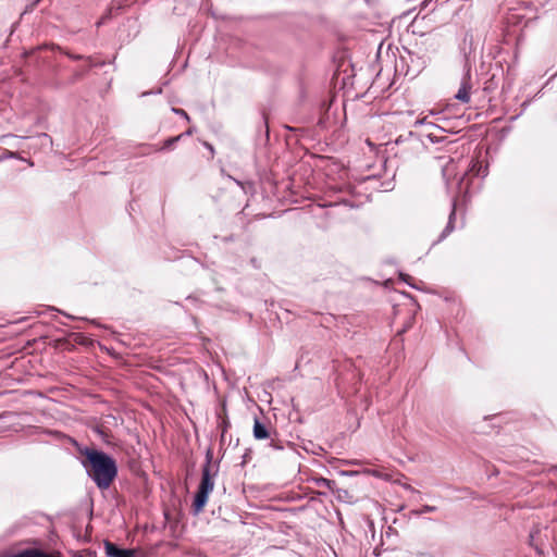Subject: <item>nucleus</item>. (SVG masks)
I'll return each mask as SVG.
<instances>
[{
    "label": "nucleus",
    "instance_id": "nucleus-1",
    "mask_svg": "<svg viewBox=\"0 0 557 557\" xmlns=\"http://www.w3.org/2000/svg\"><path fill=\"white\" fill-rule=\"evenodd\" d=\"M83 455L86 461L83 462L88 476L99 490H107L117 475L115 460L104 451L94 448H85Z\"/></svg>",
    "mask_w": 557,
    "mask_h": 557
},
{
    "label": "nucleus",
    "instance_id": "nucleus-2",
    "mask_svg": "<svg viewBox=\"0 0 557 557\" xmlns=\"http://www.w3.org/2000/svg\"><path fill=\"white\" fill-rule=\"evenodd\" d=\"M218 471L219 467H216L214 471H209L208 467L201 469V480L191 505L194 515H199L207 505L209 495L214 488V478Z\"/></svg>",
    "mask_w": 557,
    "mask_h": 557
},
{
    "label": "nucleus",
    "instance_id": "nucleus-3",
    "mask_svg": "<svg viewBox=\"0 0 557 557\" xmlns=\"http://www.w3.org/2000/svg\"><path fill=\"white\" fill-rule=\"evenodd\" d=\"M252 434L256 440H270L268 446L274 450H282L284 448L282 442L273 437L271 430L258 418H255Z\"/></svg>",
    "mask_w": 557,
    "mask_h": 557
},
{
    "label": "nucleus",
    "instance_id": "nucleus-4",
    "mask_svg": "<svg viewBox=\"0 0 557 557\" xmlns=\"http://www.w3.org/2000/svg\"><path fill=\"white\" fill-rule=\"evenodd\" d=\"M470 90H471V75L470 70L468 69L461 79L460 87L455 95V98L463 103L470 101Z\"/></svg>",
    "mask_w": 557,
    "mask_h": 557
},
{
    "label": "nucleus",
    "instance_id": "nucleus-5",
    "mask_svg": "<svg viewBox=\"0 0 557 557\" xmlns=\"http://www.w3.org/2000/svg\"><path fill=\"white\" fill-rule=\"evenodd\" d=\"M106 554L108 557H137V552L132 548H120L115 544L104 542Z\"/></svg>",
    "mask_w": 557,
    "mask_h": 557
},
{
    "label": "nucleus",
    "instance_id": "nucleus-6",
    "mask_svg": "<svg viewBox=\"0 0 557 557\" xmlns=\"http://www.w3.org/2000/svg\"><path fill=\"white\" fill-rule=\"evenodd\" d=\"M407 53L410 64L417 72H420L422 69L425 67L428 59L424 55H419L418 53L412 51H407Z\"/></svg>",
    "mask_w": 557,
    "mask_h": 557
},
{
    "label": "nucleus",
    "instance_id": "nucleus-7",
    "mask_svg": "<svg viewBox=\"0 0 557 557\" xmlns=\"http://www.w3.org/2000/svg\"><path fill=\"white\" fill-rule=\"evenodd\" d=\"M455 206H456V202L454 200L453 201V209L450 211L447 225L445 226V228L441 233L438 239L434 244L444 240L454 231V228H455L454 222H455V218H456Z\"/></svg>",
    "mask_w": 557,
    "mask_h": 557
},
{
    "label": "nucleus",
    "instance_id": "nucleus-8",
    "mask_svg": "<svg viewBox=\"0 0 557 557\" xmlns=\"http://www.w3.org/2000/svg\"><path fill=\"white\" fill-rule=\"evenodd\" d=\"M487 174V166H483L479 161H471V166L465 175L482 176Z\"/></svg>",
    "mask_w": 557,
    "mask_h": 557
},
{
    "label": "nucleus",
    "instance_id": "nucleus-9",
    "mask_svg": "<svg viewBox=\"0 0 557 557\" xmlns=\"http://www.w3.org/2000/svg\"><path fill=\"white\" fill-rule=\"evenodd\" d=\"M312 481L314 482V484L317 486L325 487L329 491L334 492V487L336 485L335 481H332V480H329V479H325V478H322V476L313 478Z\"/></svg>",
    "mask_w": 557,
    "mask_h": 557
},
{
    "label": "nucleus",
    "instance_id": "nucleus-10",
    "mask_svg": "<svg viewBox=\"0 0 557 557\" xmlns=\"http://www.w3.org/2000/svg\"><path fill=\"white\" fill-rule=\"evenodd\" d=\"M336 494V498L341 502H347V503H350L351 502V495L349 494V492L347 490H344V488H337L335 490L334 488V492Z\"/></svg>",
    "mask_w": 557,
    "mask_h": 557
},
{
    "label": "nucleus",
    "instance_id": "nucleus-11",
    "mask_svg": "<svg viewBox=\"0 0 557 557\" xmlns=\"http://www.w3.org/2000/svg\"><path fill=\"white\" fill-rule=\"evenodd\" d=\"M212 461H213V453H212L211 449H208L207 453H206V462L202 466V468H207L208 467L209 471H214L215 468L219 467V466L218 465H213Z\"/></svg>",
    "mask_w": 557,
    "mask_h": 557
},
{
    "label": "nucleus",
    "instance_id": "nucleus-12",
    "mask_svg": "<svg viewBox=\"0 0 557 557\" xmlns=\"http://www.w3.org/2000/svg\"><path fill=\"white\" fill-rule=\"evenodd\" d=\"M183 136H184V134H181L178 136L168 138L166 140H164V143L160 149L166 150V149L172 148L173 145L176 144Z\"/></svg>",
    "mask_w": 557,
    "mask_h": 557
},
{
    "label": "nucleus",
    "instance_id": "nucleus-13",
    "mask_svg": "<svg viewBox=\"0 0 557 557\" xmlns=\"http://www.w3.org/2000/svg\"><path fill=\"white\" fill-rule=\"evenodd\" d=\"M7 159H20L25 161L24 158L20 157L18 152L4 150V152L0 156V162L7 160Z\"/></svg>",
    "mask_w": 557,
    "mask_h": 557
},
{
    "label": "nucleus",
    "instance_id": "nucleus-14",
    "mask_svg": "<svg viewBox=\"0 0 557 557\" xmlns=\"http://www.w3.org/2000/svg\"><path fill=\"white\" fill-rule=\"evenodd\" d=\"M437 508L435 506L423 505L420 509L414 510L413 513L417 515V516H420V515H423V513L433 512Z\"/></svg>",
    "mask_w": 557,
    "mask_h": 557
},
{
    "label": "nucleus",
    "instance_id": "nucleus-15",
    "mask_svg": "<svg viewBox=\"0 0 557 557\" xmlns=\"http://www.w3.org/2000/svg\"><path fill=\"white\" fill-rule=\"evenodd\" d=\"M399 278L401 281L406 282L412 288H419L418 285L412 282L413 278L410 275H408L406 273H399Z\"/></svg>",
    "mask_w": 557,
    "mask_h": 557
},
{
    "label": "nucleus",
    "instance_id": "nucleus-16",
    "mask_svg": "<svg viewBox=\"0 0 557 557\" xmlns=\"http://www.w3.org/2000/svg\"><path fill=\"white\" fill-rule=\"evenodd\" d=\"M172 111H173L175 114H177V115H180V116H183V117H184V119H186V120H189V116H188V114L186 113V111H185V110H183V109H177V108H173V109H172Z\"/></svg>",
    "mask_w": 557,
    "mask_h": 557
},
{
    "label": "nucleus",
    "instance_id": "nucleus-17",
    "mask_svg": "<svg viewBox=\"0 0 557 557\" xmlns=\"http://www.w3.org/2000/svg\"><path fill=\"white\" fill-rule=\"evenodd\" d=\"M533 540H534V534L533 533H530V536H529V544L534 547L536 549V552L541 555L542 554V550L534 545L533 543Z\"/></svg>",
    "mask_w": 557,
    "mask_h": 557
},
{
    "label": "nucleus",
    "instance_id": "nucleus-18",
    "mask_svg": "<svg viewBox=\"0 0 557 557\" xmlns=\"http://www.w3.org/2000/svg\"><path fill=\"white\" fill-rule=\"evenodd\" d=\"M426 124V117H423V119H419L416 121L414 125L418 126V125H424Z\"/></svg>",
    "mask_w": 557,
    "mask_h": 557
},
{
    "label": "nucleus",
    "instance_id": "nucleus-19",
    "mask_svg": "<svg viewBox=\"0 0 557 557\" xmlns=\"http://www.w3.org/2000/svg\"><path fill=\"white\" fill-rule=\"evenodd\" d=\"M70 58L73 59V60H81V59H83V57L79 55V54H70Z\"/></svg>",
    "mask_w": 557,
    "mask_h": 557
},
{
    "label": "nucleus",
    "instance_id": "nucleus-20",
    "mask_svg": "<svg viewBox=\"0 0 557 557\" xmlns=\"http://www.w3.org/2000/svg\"><path fill=\"white\" fill-rule=\"evenodd\" d=\"M104 18L106 17H102L99 22H98V26L101 25L102 23H104Z\"/></svg>",
    "mask_w": 557,
    "mask_h": 557
},
{
    "label": "nucleus",
    "instance_id": "nucleus-21",
    "mask_svg": "<svg viewBox=\"0 0 557 557\" xmlns=\"http://www.w3.org/2000/svg\"><path fill=\"white\" fill-rule=\"evenodd\" d=\"M191 133V129H188L186 133H184V135H190Z\"/></svg>",
    "mask_w": 557,
    "mask_h": 557
},
{
    "label": "nucleus",
    "instance_id": "nucleus-22",
    "mask_svg": "<svg viewBox=\"0 0 557 557\" xmlns=\"http://www.w3.org/2000/svg\"><path fill=\"white\" fill-rule=\"evenodd\" d=\"M527 106H528V101H524V102L522 103V107H523V108H525Z\"/></svg>",
    "mask_w": 557,
    "mask_h": 557
},
{
    "label": "nucleus",
    "instance_id": "nucleus-23",
    "mask_svg": "<svg viewBox=\"0 0 557 557\" xmlns=\"http://www.w3.org/2000/svg\"><path fill=\"white\" fill-rule=\"evenodd\" d=\"M65 315H66L67 318H70V319H76L75 317L70 315V314H65Z\"/></svg>",
    "mask_w": 557,
    "mask_h": 557
},
{
    "label": "nucleus",
    "instance_id": "nucleus-24",
    "mask_svg": "<svg viewBox=\"0 0 557 557\" xmlns=\"http://www.w3.org/2000/svg\"><path fill=\"white\" fill-rule=\"evenodd\" d=\"M27 162H28V164H29L30 166H33V165H34V163H33L32 161H29V160H28Z\"/></svg>",
    "mask_w": 557,
    "mask_h": 557
}]
</instances>
